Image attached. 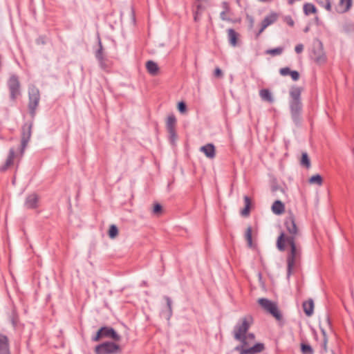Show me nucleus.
Here are the masks:
<instances>
[{"label": "nucleus", "instance_id": "35", "mask_svg": "<svg viewBox=\"0 0 354 354\" xmlns=\"http://www.w3.org/2000/svg\"><path fill=\"white\" fill-rule=\"evenodd\" d=\"M223 7L225 8V10L221 12L220 17L223 21H227L229 20V19L226 17V12L228 11V6L227 3H223Z\"/></svg>", "mask_w": 354, "mask_h": 354}, {"label": "nucleus", "instance_id": "31", "mask_svg": "<svg viewBox=\"0 0 354 354\" xmlns=\"http://www.w3.org/2000/svg\"><path fill=\"white\" fill-rule=\"evenodd\" d=\"M283 51V48L282 47H278L272 49H269L266 51L267 54L275 56L281 55Z\"/></svg>", "mask_w": 354, "mask_h": 354}, {"label": "nucleus", "instance_id": "18", "mask_svg": "<svg viewBox=\"0 0 354 354\" xmlns=\"http://www.w3.org/2000/svg\"><path fill=\"white\" fill-rule=\"evenodd\" d=\"M303 309L307 316H311L313 314L314 302L310 299L303 303Z\"/></svg>", "mask_w": 354, "mask_h": 354}, {"label": "nucleus", "instance_id": "5", "mask_svg": "<svg viewBox=\"0 0 354 354\" xmlns=\"http://www.w3.org/2000/svg\"><path fill=\"white\" fill-rule=\"evenodd\" d=\"M310 56L317 64H322L326 62L327 57L323 43L320 40L314 41Z\"/></svg>", "mask_w": 354, "mask_h": 354}, {"label": "nucleus", "instance_id": "15", "mask_svg": "<svg viewBox=\"0 0 354 354\" xmlns=\"http://www.w3.org/2000/svg\"><path fill=\"white\" fill-rule=\"evenodd\" d=\"M38 202V196L36 194H31L26 197L25 201V206L28 209H34L37 207Z\"/></svg>", "mask_w": 354, "mask_h": 354}, {"label": "nucleus", "instance_id": "46", "mask_svg": "<svg viewBox=\"0 0 354 354\" xmlns=\"http://www.w3.org/2000/svg\"><path fill=\"white\" fill-rule=\"evenodd\" d=\"M214 76L221 77L223 76L222 71L219 68H216L214 70Z\"/></svg>", "mask_w": 354, "mask_h": 354}, {"label": "nucleus", "instance_id": "22", "mask_svg": "<svg viewBox=\"0 0 354 354\" xmlns=\"http://www.w3.org/2000/svg\"><path fill=\"white\" fill-rule=\"evenodd\" d=\"M176 119L174 115H170L168 116L166 123L167 131H172L173 129H176Z\"/></svg>", "mask_w": 354, "mask_h": 354}, {"label": "nucleus", "instance_id": "38", "mask_svg": "<svg viewBox=\"0 0 354 354\" xmlns=\"http://www.w3.org/2000/svg\"><path fill=\"white\" fill-rule=\"evenodd\" d=\"M291 70L288 67L281 68L279 71V73L283 76H286L290 75Z\"/></svg>", "mask_w": 354, "mask_h": 354}, {"label": "nucleus", "instance_id": "11", "mask_svg": "<svg viewBox=\"0 0 354 354\" xmlns=\"http://www.w3.org/2000/svg\"><path fill=\"white\" fill-rule=\"evenodd\" d=\"M40 100L39 91L36 88H32L29 90V109L32 115H35V110L39 104Z\"/></svg>", "mask_w": 354, "mask_h": 354}, {"label": "nucleus", "instance_id": "44", "mask_svg": "<svg viewBox=\"0 0 354 354\" xmlns=\"http://www.w3.org/2000/svg\"><path fill=\"white\" fill-rule=\"evenodd\" d=\"M169 134V137H170V139L172 142H174L176 139V129H173L172 131H168Z\"/></svg>", "mask_w": 354, "mask_h": 354}, {"label": "nucleus", "instance_id": "43", "mask_svg": "<svg viewBox=\"0 0 354 354\" xmlns=\"http://www.w3.org/2000/svg\"><path fill=\"white\" fill-rule=\"evenodd\" d=\"M285 21L286 22V24L288 25H289L290 26H293L294 24H295V22L293 21V19H292L291 17L290 16H288V17H286L285 18Z\"/></svg>", "mask_w": 354, "mask_h": 354}, {"label": "nucleus", "instance_id": "49", "mask_svg": "<svg viewBox=\"0 0 354 354\" xmlns=\"http://www.w3.org/2000/svg\"><path fill=\"white\" fill-rule=\"evenodd\" d=\"M308 28L307 27V28H306L304 29V32H308Z\"/></svg>", "mask_w": 354, "mask_h": 354}, {"label": "nucleus", "instance_id": "48", "mask_svg": "<svg viewBox=\"0 0 354 354\" xmlns=\"http://www.w3.org/2000/svg\"><path fill=\"white\" fill-rule=\"evenodd\" d=\"M198 1L201 2H207L209 0H198Z\"/></svg>", "mask_w": 354, "mask_h": 354}, {"label": "nucleus", "instance_id": "10", "mask_svg": "<svg viewBox=\"0 0 354 354\" xmlns=\"http://www.w3.org/2000/svg\"><path fill=\"white\" fill-rule=\"evenodd\" d=\"M32 122H26L22 126L21 129V153H24V149H26L32 134Z\"/></svg>", "mask_w": 354, "mask_h": 354}, {"label": "nucleus", "instance_id": "36", "mask_svg": "<svg viewBox=\"0 0 354 354\" xmlns=\"http://www.w3.org/2000/svg\"><path fill=\"white\" fill-rule=\"evenodd\" d=\"M245 344H244V348H248L250 345V342L253 341L254 339V335L253 333H248L245 335Z\"/></svg>", "mask_w": 354, "mask_h": 354}, {"label": "nucleus", "instance_id": "12", "mask_svg": "<svg viewBox=\"0 0 354 354\" xmlns=\"http://www.w3.org/2000/svg\"><path fill=\"white\" fill-rule=\"evenodd\" d=\"M278 18L277 13L272 12L267 15L261 22V27L257 34L259 36L270 25L274 24Z\"/></svg>", "mask_w": 354, "mask_h": 354}, {"label": "nucleus", "instance_id": "13", "mask_svg": "<svg viewBox=\"0 0 354 354\" xmlns=\"http://www.w3.org/2000/svg\"><path fill=\"white\" fill-rule=\"evenodd\" d=\"M200 151L203 152L207 158L210 159L214 158L216 156L215 147L212 143H208L205 145L202 146L200 148Z\"/></svg>", "mask_w": 354, "mask_h": 354}, {"label": "nucleus", "instance_id": "4", "mask_svg": "<svg viewBox=\"0 0 354 354\" xmlns=\"http://www.w3.org/2000/svg\"><path fill=\"white\" fill-rule=\"evenodd\" d=\"M286 244L290 247V250L287 255V272L288 276L289 277L291 274L292 269L300 259L301 247L297 243L296 241L292 240V238L288 239V241H286Z\"/></svg>", "mask_w": 354, "mask_h": 354}, {"label": "nucleus", "instance_id": "33", "mask_svg": "<svg viewBox=\"0 0 354 354\" xmlns=\"http://www.w3.org/2000/svg\"><path fill=\"white\" fill-rule=\"evenodd\" d=\"M165 299L166 300L167 306L168 308L167 319H169L172 315V308H171L172 301H171V299L167 296L165 297Z\"/></svg>", "mask_w": 354, "mask_h": 354}, {"label": "nucleus", "instance_id": "17", "mask_svg": "<svg viewBox=\"0 0 354 354\" xmlns=\"http://www.w3.org/2000/svg\"><path fill=\"white\" fill-rule=\"evenodd\" d=\"M15 156V153L14 149H10L9 151L8 156L6 159V161L1 167H0V171H5L8 169V168L13 164L14 158Z\"/></svg>", "mask_w": 354, "mask_h": 354}, {"label": "nucleus", "instance_id": "24", "mask_svg": "<svg viewBox=\"0 0 354 354\" xmlns=\"http://www.w3.org/2000/svg\"><path fill=\"white\" fill-rule=\"evenodd\" d=\"M245 207L241 210V214L243 216H248L250 214V208L251 205L250 199L248 196H244Z\"/></svg>", "mask_w": 354, "mask_h": 354}, {"label": "nucleus", "instance_id": "40", "mask_svg": "<svg viewBox=\"0 0 354 354\" xmlns=\"http://www.w3.org/2000/svg\"><path fill=\"white\" fill-rule=\"evenodd\" d=\"M186 104L183 102H180L178 104V111L181 113H183L186 111Z\"/></svg>", "mask_w": 354, "mask_h": 354}, {"label": "nucleus", "instance_id": "45", "mask_svg": "<svg viewBox=\"0 0 354 354\" xmlns=\"http://www.w3.org/2000/svg\"><path fill=\"white\" fill-rule=\"evenodd\" d=\"M205 9V6L203 5V2L199 1V3L196 5V10L203 12V11Z\"/></svg>", "mask_w": 354, "mask_h": 354}, {"label": "nucleus", "instance_id": "37", "mask_svg": "<svg viewBox=\"0 0 354 354\" xmlns=\"http://www.w3.org/2000/svg\"><path fill=\"white\" fill-rule=\"evenodd\" d=\"M161 212L162 206L158 203L155 204L153 209V213L154 214L159 215L161 213Z\"/></svg>", "mask_w": 354, "mask_h": 354}, {"label": "nucleus", "instance_id": "47", "mask_svg": "<svg viewBox=\"0 0 354 354\" xmlns=\"http://www.w3.org/2000/svg\"><path fill=\"white\" fill-rule=\"evenodd\" d=\"M326 338H324V346L325 348H326Z\"/></svg>", "mask_w": 354, "mask_h": 354}, {"label": "nucleus", "instance_id": "28", "mask_svg": "<svg viewBox=\"0 0 354 354\" xmlns=\"http://www.w3.org/2000/svg\"><path fill=\"white\" fill-rule=\"evenodd\" d=\"M99 46H100V48L95 53V57L100 62V63L101 64H102L103 61H104L103 52H102L103 48H102V43L100 41H99Z\"/></svg>", "mask_w": 354, "mask_h": 354}, {"label": "nucleus", "instance_id": "25", "mask_svg": "<svg viewBox=\"0 0 354 354\" xmlns=\"http://www.w3.org/2000/svg\"><path fill=\"white\" fill-rule=\"evenodd\" d=\"M304 12L305 15H309L310 14L315 13L317 12V9L313 4L307 3L304 5Z\"/></svg>", "mask_w": 354, "mask_h": 354}, {"label": "nucleus", "instance_id": "1", "mask_svg": "<svg viewBox=\"0 0 354 354\" xmlns=\"http://www.w3.org/2000/svg\"><path fill=\"white\" fill-rule=\"evenodd\" d=\"M250 325V319L249 317H243L239 320L234 328V338L241 343V344L235 347V351L239 352L240 354H255L261 352L264 348L263 344L261 343H257L249 348H244V344H246L245 335Z\"/></svg>", "mask_w": 354, "mask_h": 354}, {"label": "nucleus", "instance_id": "42", "mask_svg": "<svg viewBox=\"0 0 354 354\" xmlns=\"http://www.w3.org/2000/svg\"><path fill=\"white\" fill-rule=\"evenodd\" d=\"M295 50L297 54L301 53L304 50V45L301 44H297L295 48Z\"/></svg>", "mask_w": 354, "mask_h": 354}, {"label": "nucleus", "instance_id": "7", "mask_svg": "<svg viewBox=\"0 0 354 354\" xmlns=\"http://www.w3.org/2000/svg\"><path fill=\"white\" fill-rule=\"evenodd\" d=\"M120 351V346L112 342H103L95 348V354H117Z\"/></svg>", "mask_w": 354, "mask_h": 354}, {"label": "nucleus", "instance_id": "8", "mask_svg": "<svg viewBox=\"0 0 354 354\" xmlns=\"http://www.w3.org/2000/svg\"><path fill=\"white\" fill-rule=\"evenodd\" d=\"M259 304L267 312L270 313L277 320H281L282 315L278 309L277 305L266 298H261L258 300Z\"/></svg>", "mask_w": 354, "mask_h": 354}, {"label": "nucleus", "instance_id": "9", "mask_svg": "<svg viewBox=\"0 0 354 354\" xmlns=\"http://www.w3.org/2000/svg\"><path fill=\"white\" fill-rule=\"evenodd\" d=\"M7 85L10 92V98L12 101L15 102L21 95L19 77L15 75H11L8 80Z\"/></svg>", "mask_w": 354, "mask_h": 354}, {"label": "nucleus", "instance_id": "16", "mask_svg": "<svg viewBox=\"0 0 354 354\" xmlns=\"http://www.w3.org/2000/svg\"><path fill=\"white\" fill-rule=\"evenodd\" d=\"M0 354H10L8 337L2 334H0Z\"/></svg>", "mask_w": 354, "mask_h": 354}, {"label": "nucleus", "instance_id": "30", "mask_svg": "<svg viewBox=\"0 0 354 354\" xmlns=\"http://www.w3.org/2000/svg\"><path fill=\"white\" fill-rule=\"evenodd\" d=\"M322 178L319 174L314 175L309 179V183L311 184H317L318 185H322Z\"/></svg>", "mask_w": 354, "mask_h": 354}, {"label": "nucleus", "instance_id": "20", "mask_svg": "<svg viewBox=\"0 0 354 354\" xmlns=\"http://www.w3.org/2000/svg\"><path fill=\"white\" fill-rule=\"evenodd\" d=\"M146 68L149 73H150L151 75H157L159 71V67L158 64L151 60L147 62Z\"/></svg>", "mask_w": 354, "mask_h": 354}, {"label": "nucleus", "instance_id": "6", "mask_svg": "<svg viewBox=\"0 0 354 354\" xmlns=\"http://www.w3.org/2000/svg\"><path fill=\"white\" fill-rule=\"evenodd\" d=\"M102 338H110L116 342H119L121 339L120 335L113 328L108 326L101 327L96 335L92 337V341L99 342Z\"/></svg>", "mask_w": 354, "mask_h": 354}, {"label": "nucleus", "instance_id": "14", "mask_svg": "<svg viewBox=\"0 0 354 354\" xmlns=\"http://www.w3.org/2000/svg\"><path fill=\"white\" fill-rule=\"evenodd\" d=\"M352 3L353 0H339L336 11L340 14L347 12L351 9Z\"/></svg>", "mask_w": 354, "mask_h": 354}, {"label": "nucleus", "instance_id": "39", "mask_svg": "<svg viewBox=\"0 0 354 354\" xmlns=\"http://www.w3.org/2000/svg\"><path fill=\"white\" fill-rule=\"evenodd\" d=\"M290 75L294 81H297L299 78V73L297 71H291Z\"/></svg>", "mask_w": 354, "mask_h": 354}, {"label": "nucleus", "instance_id": "2", "mask_svg": "<svg viewBox=\"0 0 354 354\" xmlns=\"http://www.w3.org/2000/svg\"><path fill=\"white\" fill-rule=\"evenodd\" d=\"M285 227L289 235L281 232L277 240V248L281 251L283 252L286 250V241L288 239L292 238V240L296 241L297 238L299 236L300 233L296 225L295 217L292 214H290L286 217L284 222Z\"/></svg>", "mask_w": 354, "mask_h": 354}, {"label": "nucleus", "instance_id": "41", "mask_svg": "<svg viewBox=\"0 0 354 354\" xmlns=\"http://www.w3.org/2000/svg\"><path fill=\"white\" fill-rule=\"evenodd\" d=\"M202 13L198 10H196L194 12V19L195 21H198L200 19V17L201 16Z\"/></svg>", "mask_w": 354, "mask_h": 354}, {"label": "nucleus", "instance_id": "29", "mask_svg": "<svg viewBox=\"0 0 354 354\" xmlns=\"http://www.w3.org/2000/svg\"><path fill=\"white\" fill-rule=\"evenodd\" d=\"M301 165L306 167V168H309L310 167V161L307 153L306 152L302 153Z\"/></svg>", "mask_w": 354, "mask_h": 354}, {"label": "nucleus", "instance_id": "26", "mask_svg": "<svg viewBox=\"0 0 354 354\" xmlns=\"http://www.w3.org/2000/svg\"><path fill=\"white\" fill-rule=\"evenodd\" d=\"M252 227H248L247 228V230L245 231V240L247 241L248 246L249 248H252L253 245L252 239Z\"/></svg>", "mask_w": 354, "mask_h": 354}, {"label": "nucleus", "instance_id": "21", "mask_svg": "<svg viewBox=\"0 0 354 354\" xmlns=\"http://www.w3.org/2000/svg\"><path fill=\"white\" fill-rule=\"evenodd\" d=\"M227 36L231 46H236L237 44L238 33L232 28L227 30Z\"/></svg>", "mask_w": 354, "mask_h": 354}, {"label": "nucleus", "instance_id": "32", "mask_svg": "<svg viewBox=\"0 0 354 354\" xmlns=\"http://www.w3.org/2000/svg\"><path fill=\"white\" fill-rule=\"evenodd\" d=\"M118 234V230L116 225H111L109 230V236L111 239H114Z\"/></svg>", "mask_w": 354, "mask_h": 354}, {"label": "nucleus", "instance_id": "23", "mask_svg": "<svg viewBox=\"0 0 354 354\" xmlns=\"http://www.w3.org/2000/svg\"><path fill=\"white\" fill-rule=\"evenodd\" d=\"M259 95L261 99L268 102H273L272 95L268 89H261L259 92Z\"/></svg>", "mask_w": 354, "mask_h": 354}, {"label": "nucleus", "instance_id": "50", "mask_svg": "<svg viewBox=\"0 0 354 354\" xmlns=\"http://www.w3.org/2000/svg\"><path fill=\"white\" fill-rule=\"evenodd\" d=\"M353 153H354V148H353Z\"/></svg>", "mask_w": 354, "mask_h": 354}, {"label": "nucleus", "instance_id": "19", "mask_svg": "<svg viewBox=\"0 0 354 354\" xmlns=\"http://www.w3.org/2000/svg\"><path fill=\"white\" fill-rule=\"evenodd\" d=\"M284 210L285 206L281 201L277 200L273 203L272 205V211L273 213L280 215L283 213Z\"/></svg>", "mask_w": 354, "mask_h": 354}, {"label": "nucleus", "instance_id": "3", "mask_svg": "<svg viewBox=\"0 0 354 354\" xmlns=\"http://www.w3.org/2000/svg\"><path fill=\"white\" fill-rule=\"evenodd\" d=\"M289 107L292 120L296 125L301 122L302 103L301 101V88L294 86L290 90Z\"/></svg>", "mask_w": 354, "mask_h": 354}, {"label": "nucleus", "instance_id": "34", "mask_svg": "<svg viewBox=\"0 0 354 354\" xmlns=\"http://www.w3.org/2000/svg\"><path fill=\"white\" fill-rule=\"evenodd\" d=\"M301 351L304 354H313V351L311 346L308 344H302L301 345Z\"/></svg>", "mask_w": 354, "mask_h": 354}, {"label": "nucleus", "instance_id": "27", "mask_svg": "<svg viewBox=\"0 0 354 354\" xmlns=\"http://www.w3.org/2000/svg\"><path fill=\"white\" fill-rule=\"evenodd\" d=\"M315 1L320 6L324 8L326 10L331 11L330 0H315Z\"/></svg>", "mask_w": 354, "mask_h": 354}]
</instances>
